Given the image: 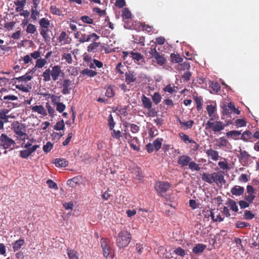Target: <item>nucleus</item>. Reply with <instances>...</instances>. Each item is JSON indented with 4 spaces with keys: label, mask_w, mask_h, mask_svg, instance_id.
Segmentation results:
<instances>
[{
    "label": "nucleus",
    "mask_w": 259,
    "mask_h": 259,
    "mask_svg": "<svg viewBox=\"0 0 259 259\" xmlns=\"http://www.w3.org/2000/svg\"><path fill=\"white\" fill-rule=\"evenodd\" d=\"M18 99L17 96L13 95H8L4 96H2L1 95L0 96V100L1 101H5V100H11V101H15L17 100Z\"/></svg>",
    "instance_id": "45"
},
{
    "label": "nucleus",
    "mask_w": 259,
    "mask_h": 259,
    "mask_svg": "<svg viewBox=\"0 0 259 259\" xmlns=\"http://www.w3.org/2000/svg\"><path fill=\"white\" fill-rule=\"evenodd\" d=\"M179 137L186 144L189 143L190 141H192V139H190L189 136L184 133H181L179 134Z\"/></svg>",
    "instance_id": "58"
},
{
    "label": "nucleus",
    "mask_w": 259,
    "mask_h": 259,
    "mask_svg": "<svg viewBox=\"0 0 259 259\" xmlns=\"http://www.w3.org/2000/svg\"><path fill=\"white\" fill-rule=\"evenodd\" d=\"M32 78V76L28 75V73H26L24 75L16 77L15 79L19 81L27 82L31 80Z\"/></svg>",
    "instance_id": "40"
},
{
    "label": "nucleus",
    "mask_w": 259,
    "mask_h": 259,
    "mask_svg": "<svg viewBox=\"0 0 259 259\" xmlns=\"http://www.w3.org/2000/svg\"><path fill=\"white\" fill-rule=\"evenodd\" d=\"M139 26L142 28L143 30H145L150 34H152L154 32L153 26L146 24L145 22H141Z\"/></svg>",
    "instance_id": "26"
},
{
    "label": "nucleus",
    "mask_w": 259,
    "mask_h": 259,
    "mask_svg": "<svg viewBox=\"0 0 259 259\" xmlns=\"http://www.w3.org/2000/svg\"><path fill=\"white\" fill-rule=\"evenodd\" d=\"M12 126L14 132L20 138L21 140L24 141L28 139V136L26 134V126L23 123L17 121L13 123Z\"/></svg>",
    "instance_id": "5"
},
{
    "label": "nucleus",
    "mask_w": 259,
    "mask_h": 259,
    "mask_svg": "<svg viewBox=\"0 0 259 259\" xmlns=\"http://www.w3.org/2000/svg\"><path fill=\"white\" fill-rule=\"evenodd\" d=\"M61 72L62 71L60 66L55 65L52 67L51 72V77L53 81H56L58 79Z\"/></svg>",
    "instance_id": "16"
},
{
    "label": "nucleus",
    "mask_w": 259,
    "mask_h": 259,
    "mask_svg": "<svg viewBox=\"0 0 259 259\" xmlns=\"http://www.w3.org/2000/svg\"><path fill=\"white\" fill-rule=\"evenodd\" d=\"M169 183L164 182H157L155 183V188L157 192L163 195L170 188Z\"/></svg>",
    "instance_id": "12"
},
{
    "label": "nucleus",
    "mask_w": 259,
    "mask_h": 259,
    "mask_svg": "<svg viewBox=\"0 0 259 259\" xmlns=\"http://www.w3.org/2000/svg\"><path fill=\"white\" fill-rule=\"evenodd\" d=\"M39 24L40 27V35L42 36L45 41H49L50 36L49 34V32L50 27V21L46 18H42L39 20Z\"/></svg>",
    "instance_id": "3"
},
{
    "label": "nucleus",
    "mask_w": 259,
    "mask_h": 259,
    "mask_svg": "<svg viewBox=\"0 0 259 259\" xmlns=\"http://www.w3.org/2000/svg\"><path fill=\"white\" fill-rule=\"evenodd\" d=\"M174 252L176 254L179 255L181 257H184L186 255L185 250L180 247L176 248L175 250L174 251Z\"/></svg>",
    "instance_id": "56"
},
{
    "label": "nucleus",
    "mask_w": 259,
    "mask_h": 259,
    "mask_svg": "<svg viewBox=\"0 0 259 259\" xmlns=\"http://www.w3.org/2000/svg\"><path fill=\"white\" fill-rule=\"evenodd\" d=\"M47 184L48 185L49 187L51 189H54L56 190L58 189V186L56 183L54 182L52 180H48L47 181Z\"/></svg>",
    "instance_id": "62"
},
{
    "label": "nucleus",
    "mask_w": 259,
    "mask_h": 259,
    "mask_svg": "<svg viewBox=\"0 0 259 259\" xmlns=\"http://www.w3.org/2000/svg\"><path fill=\"white\" fill-rule=\"evenodd\" d=\"M24 244V240L20 238L13 243V249L14 251L18 250Z\"/></svg>",
    "instance_id": "28"
},
{
    "label": "nucleus",
    "mask_w": 259,
    "mask_h": 259,
    "mask_svg": "<svg viewBox=\"0 0 259 259\" xmlns=\"http://www.w3.org/2000/svg\"><path fill=\"white\" fill-rule=\"evenodd\" d=\"M226 204L230 207V209L232 210H233L235 212L238 211V206L236 204V202L234 200L229 198L228 199V201H227V202Z\"/></svg>",
    "instance_id": "32"
},
{
    "label": "nucleus",
    "mask_w": 259,
    "mask_h": 259,
    "mask_svg": "<svg viewBox=\"0 0 259 259\" xmlns=\"http://www.w3.org/2000/svg\"><path fill=\"white\" fill-rule=\"evenodd\" d=\"M54 163L57 167H66L68 165V161L64 158H56Z\"/></svg>",
    "instance_id": "24"
},
{
    "label": "nucleus",
    "mask_w": 259,
    "mask_h": 259,
    "mask_svg": "<svg viewBox=\"0 0 259 259\" xmlns=\"http://www.w3.org/2000/svg\"><path fill=\"white\" fill-rule=\"evenodd\" d=\"M58 40L60 42H63L64 44L68 43V37L67 36L66 32L62 31L59 36Z\"/></svg>",
    "instance_id": "42"
},
{
    "label": "nucleus",
    "mask_w": 259,
    "mask_h": 259,
    "mask_svg": "<svg viewBox=\"0 0 259 259\" xmlns=\"http://www.w3.org/2000/svg\"><path fill=\"white\" fill-rule=\"evenodd\" d=\"M42 76L43 77V81L48 82L51 79V72L50 68L47 69L42 73Z\"/></svg>",
    "instance_id": "33"
},
{
    "label": "nucleus",
    "mask_w": 259,
    "mask_h": 259,
    "mask_svg": "<svg viewBox=\"0 0 259 259\" xmlns=\"http://www.w3.org/2000/svg\"><path fill=\"white\" fill-rule=\"evenodd\" d=\"M171 61L173 63H178L183 61V58L179 55L172 53L170 55Z\"/></svg>",
    "instance_id": "34"
},
{
    "label": "nucleus",
    "mask_w": 259,
    "mask_h": 259,
    "mask_svg": "<svg viewBox=\"0 0 259 259\" xmlns=\"http://www.w3.org/2000/svg\"><path fill=\"white\" fill-rule=\"evenodd\" d=\"M254 214L250 210H246L244 211V218L246 220H251L254 217Z\"/></svg>",
    "instance_id": "64"
},
{
    "label": "nucleus",
    "mask_w": 259,
    "mask_h": 259,
    "mask_svg": "<svg viewBox=\"0 0 259 259\" xmlns=\"http://www.w3.org/2000/svg\"><path fill=\"white\" fill-rule=\"evenodd\" d=\"M131 174L133 178L138 180H142L143 175L140 168L136 167L134 168L131 172Z\"/></svg>",
    "instance_id": "22"
},
{
    "label": "nucleus",
    "mask_w": 259,
    "mask_h": 259,
    "mask_svg": "<svg viewBox=\"0 0 259 259\" xmlns=\"http://www.w3.org/2000/svg\"><path fill=\"white\" fill-rule=\"evenodd\" d=\"M252 135V133L249 131H245L241 136V139L245 142H247L248 141V139L251 138Z\"/></svg>",
    "instance_id": "55"
},
{
    "label": "nucleus",
    "mask_w": 259,
    "mask_h": 259,
    "mask_svg": "<svg viewBox=\"0 0 259 259\" xmlns=\"http://www.w3.org/2000/svg\"><path fill=\"white\" fill-rule=\"evenodd\" d=\"M108 124L109 126L110 130H113L115 125V122L113 120V118L111 114H110L108 117Z\"/></svg>",
    "instance_id": "63"
},
{
    "label": "nucleus",
    "mask_w": 259,
    "mask_h": 259,
    "mask_svg": "<svg viewBox=\"0 0 259 259\" xmlns=\"http://www.w3.org/2000/svg\"><path fill=\"white\" fill-rule=\"evenodd\" d=\"M50 12L52 14L54 15H56L57 16L62 15V11L54 5L51 6Z\"/></svg>",
    "instance_id": "39"
},
{
    "label": "nucleus",
    "mask_w": 259,
    "mask_h": 259,
    "mask_svg": "<svg viewBox=\"0 0 259 259\" xmlns=\"http://www.w3.org/2000/svg\"><path fill=\"white\" fill-rule=\"evenodd\" d=\"M138 139L137 137H133L131 139V141L129 142L131 148L135 151H140V147L137 144L138 143Z\"/></svg>",
    "instance_id": "25"
},
{
    "label": "nucleus",
    "mask_w": 259,
    "mask_h": 259,
    "mask_svg": "<svg viewBox=\"0 0 259 259\" xmlns=\"http://www.w3.org/2000/svg\"><path fill=\"white\" fill-rule=\"evenodd\" d=\"M162 141V139L158 138L153 141L152 145L156 151H158L161 148Z\"/></svg>",
    "instance_id": "43"
},
{
    "label": "nucleus",
    "mask_w": 259,
    "mask_h": 259,
    "mask_svg": "<svg viewBox=\"0 0 259 259\" xmlns=\"http://www.w3.org/2000/svg\"><path fill=\"white\" fill-rule=\"evenodd\" d=\"M206 110L209 116L211 117L213 113L217 111V108L212 104L208 105L206 106Z\"/></svg>",
    "instance_id": "44"
},
{
    "label": "nucleus",
    "mask_w": 259,
    "mask_h": 259,
    "mask_svg": "<svg viewBox=\"0 0 259 259\" xmlns=\"http://www.w3.org/2000/svg\"><path fill=\"white\" fill-rule=\"evenodd\" d=\"M114 92L113 89V87L111 86L108 87L106 91L105 95L107 97L112 98L114 96Z\"/></svg>",
    "instance_id": "60"
},
{
    "label": "nucleus",
    "mask_w": 259,
    "mask_h": 259,
    "mask_svg": "<svg viewBox=\"0 0 259 259\" xmlns=\"http://www.w3.org/2000/svg\"><path fill=\"white\" fill-rule=\"evenodd\" d=\"M131 240V234L126 230H122L117 236L116 244L119 248H124L129 244Z\"/></svg>",
    "instance_id": "1"
},
{
    "label": "nucleus",
    "mask_w": 259,
    "mask_h": 259,
    "mask_svg": "<svg viewBox=\"0 0 259 259\" xmlns=\"http://www.w3.org/2000/svg\"><path fill=\"white\" fill-rule=\"evenodd\" d=\"M212 120V118H211L210 120H208L206 123L205 126L206 130L211 129L213 132L217 133L221 132L224 128L225 126L223 122L220 121L211 122V120Z\"/></svg>",
    "instance_id": "7"
},
{
    "label": "nucleus",
    "mask_w": 259,
    "mask_h": 259,
    "mask_svg": "<svg viewBox=\"0 0 259 259\" xmlns=\"http://www.w3.org/2000/svg\"><path fill=\"white\" fill-rule=\"evenodd\" d=\"M141 101L143 107L148 110L147 116L155 117L157 115V112L156 110L152 108V102L150 99L147 97L145 95L141 96Z\"/></svg>",
    "instance_id": "6"
},
{
    "label": "nucleus",
    "mask_w": 259,
    "mask_h": 259,
    "mask_svg": "<svg viewBox=\"0 0 259 259\" xmlns=\"http://www.w3.org/2000/svg\"><path fill=\"white\" fill-rule=\"evenodd\" d=\"M190 145L189 148L190 149V153L193 154L195 151H197L199 148V145L197 144L194 140H192L190 141Z\"/></svg>",
    "instance_id": "31"
},
{
    "label": "nucleus",
    "mask_w": 259,
    "mask_h": 259,
    "mask_svg": "<svg viewBox=\"0 0 259 259\" xmlns=\"http://www.w3.org/2000/svg\"><path fill=\"white\" fill-rule=\"evenodd\" d=\"M16 143L14 140L8 137L5 134H2L0 136V146L6 150L11 149L12 146H14Z\"/></svg>",
    "instance_id": "8"
},
{
    "label": "nucleus",
    "mask_w": 259,
    "mask_h": 259,
    "mask_svg": "<svg viewBox=\"0 0 259 259\" xmlns=\"http://www.w3.org/2000/svg\"><path fill=\"white\" fill-rule=\"evenodd\" d=\"M244 192V188L243 187L236 185L231 190V193L235 196L242 195Z\"/></svg>",
    "instance_id": "21"
},
{
    "label": "nucleus",
    "mask_w": 259,
    "mask_h": 259,
    "mask_svg": "<svg viewBox=\"0 0 259 259\" xmlns=\"http://www.w3.org/2000/svg\"><path fill=\"white\" fill-rule=\"evenodd\" d=\"M81 74L89 77H94L97 74V72L89 68H85L81 71Z\"/></svg>",
    "instance_id": "30"
},
{
    "label": "nucleus",
    "mask_w": 259,
    "mask_h": 259,
    "mask_svg": "<svg viewBox=\"0 0 259 259\" xmlns=\"http://www.w3.org/2000/svg\"><path fill=\"white\" fill-rule=\"evenodd\" d=\"M152 101L155 105H157L160 102L162 97L159 93L155 92L153 95L151 96Z\"/></svg>",
    "instance_id": "36"
},
{
    "label": "nucleus",
    "mask_w": 259,
    "mask_h": 259,
    "mask_svg": "<svg viewBox=\"0 0 259 259\" xmlns=\"http://www.w3.org/2000/svg\"><path fill=\"white\" fill-rule=\"evenodd\" d=\"M80 20L84 23L92 24L94 23L93 19L88 16H82L80 18Z\"/></svg>",
    "instance_id": "50"
},
{
    "label": "nucleus",
    "mask_w": 259,
    "mask_h": 259,
    "mask_svg": "<svg viewBox=\"0 0 259 259\" xmlns=\"http://www.w3.org/2000/svg\"><path fill=\"white\" fill-rule=\"evenodd\" d=\"M189 168L192 171H199L200 167L199 165L196 163L195 161L191 160L189 164L188 165Z\"/></svg>",
    "instance_id": "41"
},
{
    "label": "nucleus",
    "mask_w": 259,
    "mask_h": 259,
    "mask_svg": "<svg viewBox=\"0 0 259 259\" xmlns=\"http://www.w3.org/2000/svg\"><path fill=\"white\" fill-rule=\"evenodd\" d=\"M62 60H65V61L68 64L72 63V55L70 53H64L62 57Z\"/></svg>",
    "instance_id": "46"
},
{
    "label": "nucleus",
    "mask_w": 259,
    "mask_h": 259,
    "mask_svg": "<svg viewBox=\"0 0 259 259\" xmlns=\"http://www.w3.org/2000/svg\"><path fill=\"white\" fill-rule=\"evenodd\" d=\"M31 18L34 20L36 21L39 15V12L37 10V9L31 8Z\"/></svg>",
    "instance_id": "57"
},
{
    "label": "nucleus",
    "mask_w": 259,
    "mask_h": 259,
    "mask_svg": "<svg viewBox=\"0 0 259 259\" xmlns=\"http://www.w3.org/2000/svg\"><path fill=\"white\" fill-rule=\"evenodd\" d=\"M255 197V195L253 194H250L249 193H246L244 196L245 200L250 203H252Z\"/></svg>",
    "instance_id": "61"
},
{
    "label": "nucleus",
    "mask_w": 259,
    "mask_h": 259,
    "mask_svg": "<svg viewBox=\"0 0 259 259\" xmlns=\"http://www.w3.org/2000/svg\"><path fill=\"white\" fill-rule=\"evenodd\" d=\"M192 158L187 155H183L180 156L178 159V163L181 167H184L188 166Z\"/></svg>",
    "instance_id": "14"
},
{
    "label": "nucleus",
    "mask_w": 259,
    "mask_h": 259,
    "mask_svg": "<svg viewBox=\"0 0 259 259\" xmlns=\"http://www.w3.org/2000/svg\"><path fill=\"white\" fill-rule=\"evenodd\" d=\"M9 110L5 109H0V121L2 122L3 125L4 126V123H7L9 121V118L10 117H13L10 115H7L9 113Z\"/></svg>",
    "instance_id": "15"
},
{
    "label": "nucleus",
    "mask_w": 259,
    "mask_h": 259,
    "mask_svg": "<svg viewBox=\"0 0 259 259\" xmlns=\"http://www.w3.org/2000/svg\"><path fill=\"white\" fill-rule=\"evenodd\" d=\"M209 86L215 93L218 94L221 91V86L217 81L211 82Z\"/></svg>",
    "instance_id": "37"
},
{
    "label": "nucleus",
    "mask_w": 259,
    "mask_h": 259,
    "mask_svg": "<svg viewBox=\"0 0 259 259\" xmlns=\"http://www.w3.org/2000/svg\"><path fill=\"white\" fill-rule=\"evenodd\" d=\"M149 53L150 55V57L156 60L157 64L162 66L165 64L166 59L163 55H160V53L157 51L155 47H151L149 49Z\"/></svg>",
    "instance_id": "9"
},
{
    "label": "nucleus",
    "mask_w": 259,
    "mask_h": 259,
    "mask_svg": "<svg viewBox=\"0 0 259 259\" xmlns=\"http://www.w3.org/2000/svg\"><path fill=\"white\" fill-rule=\"evenodd\" d=\"M91 27V26H84L82 28V33L81 34L80 38H79L80 42L84 43L85 42L94 41L99 38V36L96 33L86 32V28Z\"/></svg>",
    "instance_id": "4"
},
{
    "label": "nucleus",
    "mask_w": 259,
    "mask_h": 259,
    "mask_svg": "<svg viewBox=\"0 0 259 259\" xmlns=\"http://www.w3.org/2000/svg\"><path fill=\"white\" fill-rule=\"evenodd\" d=\"M249 157L250 155L246 151L240 150L239 159L243 165H244L248 163Z\"/></svg>",
    "instance_id": "18"
},
{
    "label": "nucleus",
    "mask_w": 259,
    "mask_h": 259,
    "mask_svg": "<svg viewBox=\"0 0 259 259\" xmlns=\"http://www.w3.org/2000/svg\"><path fill=\"white\" fill-rule=\"evenodd\" d=\"M71 81L70 79H65L63 82V90L62 93L64 95L69 94L71 90Z\"/></svg>",
    "instance_id": "19"
},
{
    "label": "nucleus",
    "mask_w": 259,
    "mask_h": 259,
    "mask_svg": "<svg viewBox=\"0 0 259 259\" xmlns=\"http://www.w3.org/2000/svg\"><path fill=\"white\" fill-rule=\"evenodd\" d=\"M30 108L31 109L32 112H37L44 116L47 115V110L42 105H35L31 106Z\"/></svg>",
    "instance_id": "17"
},
{
    "label": "nucleus",
    "mask_w": 259,
    "mask_h": 259,
    "mask_svg": "<svg viewBox=\"0 0 259 259\" xmlns=\"http://www.w3.org/2000/svg\"><path fill=\"white\" fill-rule=\"evenodd\" d=\"M134 41L136 44H140L141 46H145V37L139 35H133Z\"/></svg>",
    "instance_id": "29"
},
{
    "label": "nucleus",
    "mask_w": 259,
    "mask_h": 259,
    "mask_svg": "<svg viewBox=\"0 0 259 259\" xmlns=\"http://www.w3.org/2000/svg\"><path fill=\"white\" fill-rule=\"evenodd\" d=\"M47 63V60L46 59H38L36 60L35 63V67L37 68H42Z\"/></svg>",
    "instance_id": "49"
},
{
    "label": "nucleus",
    "mask_w": 259,
    "mask_h": 259,
    "mask_svg": "<svg viewBox=\"0 0 259 259\" xmlns=\"http://www.w3.org/2000/svg\"><path fill=\"white\" fill-rule=\"evenodd\" d=\"M53 147V144L51 142H48L43 146V150L46 153L49 152Z\"/></svg>",
    "instance_id": "59"
},
{
    "label": "nucleus",
    "mask_w": 259,
    "mask_h": 259,
    "mask_svg": "<svg viewBox=\"0 0 259 259\" xmlns=\"http://www.w3.org/2000/svg\"><path fill=\"white\" fill-rule=\"evenodd\" d=\"M26 32L28 34H34L36 31V28L34 25L29 23L27 25Z\"/></svg>",
    "instance_id": "48"
},
{
    "label": "nucleus",
    "mask_w": 259,
    "mask_h": 259,
    "mask_svg": "<svg viewBox=\"0 0 259 259\" xmlns=\"http://www.w3.org/2000/svg\"><path fill=\"white\" fill-rule=\"evenodd\" d=\"M65 127V124L64 122V120H62L61 121H58L56 123L54 126V130L56 131H60L63 130Z\"/></svg>",
    "instance_id": "52"
},
{
    "label": "nucleus",
    "mask_w": 259,
    "mask_h": 259,
    "mask_svg": "<svg viewBox=\"0 0 259 259\" xmlns=\"http://www.w3.org/2000/svg\"><path fill=\"white\" fill-rule=\"evenodd\" d=\"M217 145L219 147H226L229 143L228 141L224 137L220 138L217 140Z\"/></svg>",
    "instance_id": "47"
},
{
    "label": "nucleus",
    "mask_w": 259,
    "mask_h": 259,
    "mask_svg": "<svg viewBox=\"0 0 259 259\" xmlns=\"http://www.w3.org/2000/svg\"><path fill=\"white\" fill-rule=\"evenodd\" d=\"M137 73L133 70H128L125 73V81L127 84H131L132 83L137 81Z\"/></svg>",
    "instance_id": "13"
},
{
    "label": "nucleus",
    "mask_w": 259,
    "mask_h": 259,
    "mask_svg": "<svg viewBox=\"0 0 259 259\" xmlns=\"http://www.w3.org/2000/svg\"><path fill=\"white\" fill-rule=\"evenodd\" d=\"M224 172L222 171L211 173L212 183H215L217 184H225L226 181L224 179Z\"/></svg>",
    "instance_id": "11"
},
{
    "label": "nucleus",
    "mask_w": 259,
    "mask_h": 259,
    "mask_svg": "<svg viewBox=\"0 0 259 259\" xmlns=\"http://www.w3.org/2000/svg\"><path fill=\"white\" fill-rule=\"evenodd\" d=\"M206 248V245L198 243L193 248V252L196 254L202 253Z\"/></svg>",
    "instance_id": "23"
},
{
    "label": "nucleus",
    "mask_w": 259,
    "mask_h": 259,
    "mask_svg": "<svg viewBox=\"0 0 259 259\" xmlns=\"http://www.w3.org/2000/svg\"><path fill=\"white\" fill-rule=\"evenodd\" d=\"M104 256L106 259H112L114 256V251L111 247L109 239L102 238L100 240Z\"/></svg>",
    "instance_id": "2"
},
{
    "label": "nucleus",
    "mask_w": 259,
    "mask_h": 259,
    "mask_svg": "<svg viewBox=\"0 0 259 259\" xmlns=\"http://www.w3.org/2000/svg\"><path fill=\"white\" fill-rule=\"evenodd\" d=\"M202 180L209 184H212L211 174L203 173L202 175Z\"/></svg>",
    "instance_id": "51"
},
{
    "label": "nucleus",
    "mask_w": 259,
    "mask_h": 259,
    "mask_svg": "<svg viewBox=\"0 0 259 259\" xmlns=\"http://www.w3.org/2000/svg\"><path fill=\"white\" fill-rule=\"evenodd\" d=\"M100 44V42H97L96 41H93L88 47V51L89 52H94L95 50L98 48Z\"/></svg>",
    "instance_id": "38"
},
{
    "label": "nucleus",
    "mask_w": 259,
    "mask_h": 259,
    "mask_svg": "<svg viewBox=\"0 0 259 259\" xmlns=\"http://www.w3.org/2000/svg\"><path fill=\"white\" fill-rule=\"evenodd\" d=\"M179 121L182 126H185L187 128H191L194 124V121L192 120H190L187 122H183L180 119H179Z\"/></svg>",
    "instance_id": "54"
},
{
    "label": "nucleus",
    "mask_w": 259,
    "mask_h": 259,
    "mask_svg": "<svg viewBox=\"0 0 259 259\" xmlns=\"http://www.w3.org/2000/svg\"><path fill=\"white\" fill-rule=\"evenodd\" d=\"M232 112L238 115L240 113V110L235 108L234 104L232 102L229 103L227 105H224L222 110V113L224 115H229L231 114Z\"/></svg>",
    "instance_id": "10"
},
{
    "label": "nucleus",
    "mask_w": 259,
    "mask_h": 259,
    "mask_svg": "<svg viewBox=\"0 0 259 259\" xmlns=\"http://www.w3.org/2000/svg\"><path fill=\"white\" fill-rule=\"evenodd\" d=\"M206 154L208 157H210V158L214 161H217L220 157L219 152L217 151L212 149V148L207 149L206 151Z\"/></svg>",
    "instance_id": "20"
},
{
    "label": "nucleus",
    "mask_w": 259,
    "mask_h": 259,
    "mask_svg": "<svg viewBox=\"0 0 259 259\" xmlns=\"http://www.w3.org/2000/svg\"><path fill=\"white\" fill-rule=\"evenodd\" d=\"M130 56L131 58L137 62L144 61L143 56L139 53L131 51L130 52Z\"/></svg>",
    "instance_id": "27"
},
{
    "label": "nucleus",
    "mask_w": 259,
    "mask_h": 259,
    "mask_svg": "<svg viewBox=\"0 0 259 259\" xmlns=\"http://www.w3.org/2000/svg\"><path fill=\"white\" fill-rule=\"evenodd\" d=\"M132 14L131 11L127 8H124L122 12V17L124 19L131 18Z\"/></svg>",
    "instance_id": "53"
},
{
    "label": "nucleus",
    "mask_w": 259,
    "mask_h": 259,
    "mask_svg": "<svg viewBox=\"0 0 259 259\" xmlns=\"http://www.w3.org/2000/svg\"><path fill=\"white\" fill-rule=\"evenodd\" d=\"M67 253L69 258L70 259L78 258V253L74 249L67 248Z\"/></svg>",
    "instance_id": "35"
}]
</instances>
